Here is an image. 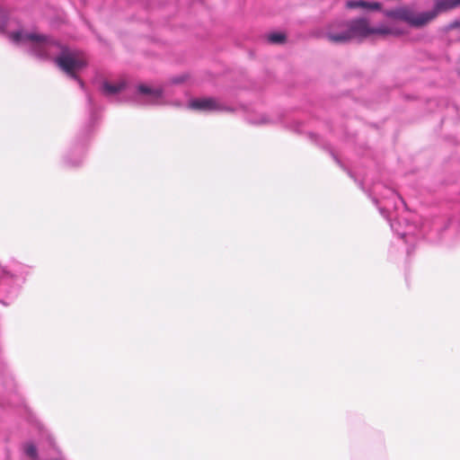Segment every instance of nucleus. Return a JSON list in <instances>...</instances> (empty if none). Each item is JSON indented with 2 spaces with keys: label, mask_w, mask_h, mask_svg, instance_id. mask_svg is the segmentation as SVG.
<instances>
[{
  "label": "nucleus",
  "mask_w": 460,
  "mask_h": 460,
  "mask_svg": "<svg viewBox=\"0 0 460 460\" xmlns=\"http://www.w3.org/2000/svg\"><path fill=\"white\" fill-rule=\"evenodd\" d=\"M13 22L5 13H0V31L5 33L13 43L27 48L35 57L53 59L61 70L76 79L80 86L84 87V83L75 75V72L86 65L83 52L67 49L55 40L36 32H26L22 29L10 31L8 28Z\"/></svg>",
  "instance_id": "f257e3e1"
},
{
  "label": "nucleus",
  "mask_w": 460,
  "mask_h": 460,
  "mask_svg": "<svg viewBox=\"0 0 460 460\" xmlns=\"http://www.w3.org/2000/svg\"><path fill=\"white\" fill-rule=\"evenodd\" d=\"M380 195L384 204H379L376 199L374 201L378 205L380 213L389 220L392 230L402 239H404L405 243L410 241L411 235H418L423 233V226L419 227L414 224L408 223L411 218L410 213L405 212V216L401 217H394V214L397 215L406 208L404 200L394 190L385 187L384 192Z\"/></svg>",
  "instance_id": "f03ea898"
},
{
  "label": "nucleus",
  "mask_w": 460,
  "mask_h": 460,
  "mask_svg": "<svg viewBox=\"0 0 460 460\" xmlns=\"http://www.w3.org/2000/svg\"><path fill=\"white\" fill-rule=\"evenodd\" d=\"M395 33L394 30L385 24L371 27L365 18L356 19L350 22L348 30L340 33L328 32L327 37L332 42H346L352 38H367L373 34L389 35Z\"/></svg>",
  "instance_id": "7ed1b4c3"
},
{
  "label": "nucleus",
  "mask_w": 460,
  "mask_h": 460,
  "mask_svg": "<svg viewBox=\"0 0 460 460\" xmlns=\"http://www.w3.org/2000/svg\"><path fill=\"white\" fill-rule=\"evenodd\" d=\"M383 13L388 18L405 22L413 27L423 26L436 17V12L416 13L413 8L409 6L384 10Z\"/></svg>",
  "instance_id": "20e7f679"
},
{
  "label": "nucleus",
  "mask_w": 460,
  "mask_h": 460,
  "mask_svg": "<svg viewBox=\"0 0 460 460\" xmlns=\"http://www.w3.org/2000/svg\"><path fill=\"white\" fill-rule=\"evenodd\" d=\"M163 100L164 89L146 84H138L132 96V101L140 105H158Z\"/></svg>",
  "instance_id": "39448f33"
},
{
  "label": "nucleus",
  "mask_w": 460,
  "mask_h": 460,
  "mask_svg": "<svg viewBox=\"0 0 460 460\" xmlns=\"http://www.w3.org/2000/svg\"><path fill=\"white\" fill-rule=\"evenodd\" d=\"M188 108L191 110L210 111L226 110L218 102L212 98L193 99L188 103Z\"/></svg>",
  "instance_id": "423d86ee"
},
{
  "label": "nucleus",
  "mask_w": 460,
  "mask_h": 460,
  "mask_svg": "<svg viewBox=\"0 0 460 460\" xmlns=\"http://www.w3.org/2000/svg\"><path fill=\"white\" fill-rule=\"evenodd\" d=\"M128 90L125 80L119 79L117 81L105 80L102 84L101 91L107 97H113L122 93Z\"/></svg>",
  "instance_id": "0eeeda50"
},
{
  "label": "nucleus",
  "mask_w": 460,
  "mask_h": 460,
  "mask_svg": "<svg viewBox=\"0 0 460 460\" xmlns=\"http://www.w3.org/2000/svg\"><path fill=\"white\" fill-rule=\"evenodd\" d=\"M346 7L349 9H361L365 12L380 11L382 4L378 2H370L366 0H349L346 3Z\"/></svg>",
  "instance_id": "6e6552de"
},
{
  "label": "nucleus",
  "mask_w": 460,
  "mask_h": 460,
  "mask_svg": "<svg viewBox=\"0 0 460 460\" xmlns=\"http://www.w3.org/2000/svg\"><path fill=\"white\" fill-rule=\"evenodd\" d=\"M84 146L73 147L65 157L67 165L77 166L83 162Z\"/></svg>",
  "instance_id": "1a4fd4ad"
},
{
  "label": "nucleus",
  "mask_w": 460,
  "mask_h": 460,
  "mask_svg": "<svg viewBox=\"0 0 460 460\" xmlns=\"http://www.w3.org/2000/svg\"><path fill=\"white\" fill-rule=\"evenodd\" d=\"M460 5V0H438L435 7L430 12H436V16L438 13L447 11Z\"/></svg>",
  "instance_id": "9d476101"
},
{
  "label": "nucleus",
  "mask_w": 460,
  "mask_h": 460,
  "mask_svg": "<svg viewBox=\"0 0 460 460\" xmlns=\"http://www.w3.org/2000/svg\"><path fill=\"white\" fill-rule=\"evenodd\" d=\"M24 454L32 460H36L38 458V451L34 444L26 443L23 446Z\"/></svg>",
  "instance_id": "9b49d317"
},
{
  "label": "nucleus",
  "mask_w": 460,
  "mask_h": 460,
  "mask_svg": "<svg viewBox=\"0 0 460 460\" xmlns=\"http://www.w3.org/2000/svg\"><path fill=\"white\" fill-rule=\"evenodd\" d=\"M268 40L271 43H282L285 40V35L280 32H272L268 35Z\"/></svg>",
  "instance_id": "f8f14e48"
},
{
  "label": "nucleus",
  "mask_w": 460,
  "mask_h": 460,
  "mask_svg": "<svg viewBox=\"0 0 460 460\" xmlns=\"http://www.w3.org/2000/svg\"><path fill=\"white\" fill-rule=\"evenodd\" d=\"M250 122L255 125H263L272 123L273 120L268 115L261 114L258 119H251Z\"/></svg>",
  "instance_id": "ddd939ff"
},
{
  "label": "nucleus",
  "mask_w": 460,
  "mask_h": 460,
  "mask_svg": "<svg viewBox=\"0 0 460 460\" xmlns=\"http://www.w3.org/2000/svg\"><path fill=\"white\" fill-rule=\"evenodd\" d=\"M0 275H2V279H0V290L5 291V287L7 284V272L1 266H0Z\"/></svg>",
  "instance_id": "4468645a"
},
{
  "label": "nucleus",
  "mask_w": 460,
  "mask_h": 460,
  "mask_svg": "<svg viewBox=\"0 0 460 460\" xmlns=\"http://www.w3.org/2000/svg\"><path fill=\"white\" fill-rule=\"evenodd\" d=\"M185 79H186L185 75L176 76V77L172 78V84H180V83L185 81Z\"/></svg>",
  "instance_id": "2eb2a0df"
},
{
  "label": "nucleus",
  "mask_w": 460,
  "mask_h": 460,
  "mask_svg": "<svg viewBox=\"0 0 460 460\" xmlns=\"http://www.w3.org/2000/svg\"><path fill=\"white\" fill-rule=\"evenodd\" d=\"M8 294L10 295V298H13L17 295V288H12L10 291H8Z\"/></svg>",
  "instance_id": "dca6fc26"
},
{
  "label": "nucleus",
  "mask_w": 460,
  "mask_h": 460,
  "mask_svg": "<svg viewBox=\"0 0 460 460\" xmlns=\"http://www.w3.org/2000/svg\"><path fill=\"white\" fill-rule=\"evenodd\" d=\"M87 99H88V103H89V105H90L91 107H93V100H92V98H91L90 96H88V98H87Z\"/></svg>",
  "instance_id": "f3484780"
},
{
  "label": "nucleus",
  "mask_w": 460,
  "mask_h": 460,
  "mask_svg": "<svg viewBox=\"0 0 460 460\" xmlns=\"http://www.w3.org/2000/svg\"><path fill=\"white\" fill-rule=\"evenodd\" d=\"M379 188H380V185H376V186H375L374 190L376 191L379 190Z\"/></svg>",
  "instance_id": "a211bd4d"
}]
</instances>
